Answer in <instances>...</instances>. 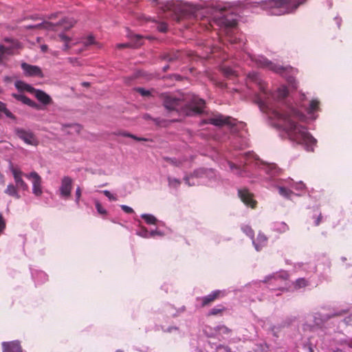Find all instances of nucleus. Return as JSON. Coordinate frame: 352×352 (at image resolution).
Wrapping results in <instances>:
<instances>
[{
	"label": "nucleus",
	"instance_id": "obj_1",
	"mask_svg": "<svg viewBox=\"0 0 352 352\" xmlns=\"http://www.w3.org/2000/svg\"><path fill=\"white\" fill-rule=\"evenodd\" d=\"M276 116L283 121V130L289 140L303 145L308 151H312L316 144V140L307 131V129L298 124L304 118L302 113L293 107L276 111Z\"/></svg>",
	"mask_w": 352,
	"mask_h": 352
},
{
	"label": "nucleus",
	"instance_id": "obj_2",
	"mask_svg": "<svg viewBox=\"0 0 352 352\" xmlns=\"http://www.w3.org/2000/svg\"><path fill=\"white\" fill-rule=\"evenodd\" d=\"M160 98L164 107L168 112H181L187 116H194L201 113L205 107V101L197 97H194L190 104L185 107L182 100L171 94H162Z\"/></svg>",
	"mask_w": 352,
	"mask_h": 352
},
{
	"label": "nucleus",
	"instance_id": "obj_3",
	"mask_svg": "<svg viewBox=\"0 0 352 352\" xmlns=\"http://www.w3.org/2000/svg\"><path fill=\"white\" fill-rule=\"evenodd\" d=\"M264 8L272 10L274 14L288 13L293 8L296 0H264Z\"/></svg>",
	"mask_w": 352,
	"mask_h": 352
},
{
	"label": "nucleus",
	"instance_id": "obj_4",
	"mask_svg": "<svg viewBox=\"0 0 352 352\" xmlns=\"http://www.w3.org/2000/svg\"><path fill=\"white\" fill-rule=\"evenodd\" d=\"M217 10L222 15L219 19V24L225 28H234L236 25V19L233 16V10H228L226 6H218Z\"/></svg>",
	"mask_w": 352,
	"mask_h": 352
},
{
	"label": "nucleus",
	"instance_id": "obj_5",
	"mask_svg": "<svg viewBox=\"0 0 352 352\" xmlns=\"http://www.w3.org/2000/svg\"><path fill=\"white\" fill-rule=\"evenodd\" d=\"M14 132L16 135L25 144L34 146L38 145L39 140L32 131L22 128H16Z\"/></svg>",
	"mask_w": 352,
	"mask_h": 352
},
{
	"label": "nucleus",
	"instance_id": "obj_6",
	"mask_svg": "<svg viewBox=\"0 0 352 352\" xmlns=\"http://www.w3.org/2000/svg\"><path fill=\"white\" fill-rule=\"evenodd\" d=\"M25 177L29 179H32V192L36 197H40L43 194L42 190V179L41 176L35 171H32L29 174H25Z\"/></svg>",
	"mask_w": 352,
	"mask_h": 352
},
{
	"label": "nucleus",
	"instance_id": "obj_7",
	"mask_svg": "<svg viewBox=\"0 0 352 352\" xmlns=\"http://www.w3.org/2000/svg\"><path fill=\"white\" fill-rule=\"evenodd\" d=\"M238 195L241 200L251 208H255L257 201L254 199V195L251 193L247 188L239 189Z\"/></svg>",
	"mask_w": 352,
	"mask_h": 352
},
{
	"label": "nucleus",
	"instance_id": "obj_8",
	"mask_svg": "<svg viewBox=\"0 0 352 352\" xmlns=\"http://www.w3.org/2000/svg\"><path fill=\"white\" fill-rule=\"evenodd\" d=\"M208 123L217 126H221L223 125L235 126L236 120L231 117H224L222 115H219L213 118L208 119Z\"/></svg>",
	"mask_w": 352,
	"mask_h": 352
},
{
	"label": "nucleus",
	"instance_id": "obj_9",
	"mask_svg": "<svg viewBox=\"0 0 352 352\" xmlns=\"http://www.w3.org/2000/svg\"><path fill=\"white\" fill-rule=\"evenodd\" d=\"M226 296V293L222 290H214L212 291L210 294L203 296L199 298V300L201 302L202 307H206L211 305L216 300H218L221 298H223Z\"/></svg>",
	"mask_w": 352,
	"mask_h": 352
},
{
	"label": "nucleus",
	"instance_id": "obj_10",
	"mask_svg": "<svg viewBox=\"0 0 352 352\" xmlns=\"http://www.w3.org/2000/svg\"><path fill=\"white\" fill-rule=\"evenodd\" d=\"M21 68L24 71L25 75L27 76H36L39 78H43L44 76L41 69L38 66L22 63Z\"/></svg>",
	"mask_w": 352,
	"mask_h": 352
},
{
	"label": "nucleus",
	"instance_id": "obj_11",
	"mask_svg": "<svg viewBox=\"0 0 352 352\" xmlns=\"http://www.w3.org/2000/svg\"><path fill=\"white\" fill-rule=\"evenodd\" d=\"M72 179L68 176H65L61 179L60 193L63 197L67 198L70 196L72 189Z\"/></svg>",
	"mask_w": 352,
	"mask_h": 352
},
{
	"label": "nucleus",
	"instance_id": "obj_12",
	"mask_svg": "<svg viewBox=\"0 0 352 352\" xmlns=\"http://www.w3.org/2000/svg\"><path fill=\"white\" fill-rule=\"evenodd\" d=\"M3 352H22V348L19 341L3 342Z\"/></svg>",
	"mask_w": 352,
	"mask_h": 352
},
{
	"label": "nucleus",
	"instance_id": "obj_13",
	"mask_svg": "<svg viewBox=\"0 0 352 352\" xmlns=\"http://www.w3.org/2000/svg\"><path fill=\"white\" fill-rule=\"evenodd\" d=\"M34 94L36 99L44 105H48L52 103V98L45 91L34 88Z\"/></svg>",
	"mask_w": 352,
	"mask_h": 352
},
{
	"label": "nucleus",
	"instance_id": "obj_14",
	"mask_svg": "<svg viewBox=\"0 0 352 352\" xmlns=\"http://www.w3.org/2000/svg\"><path fill=\"white\" fill-rule=\"evenodd\" d=\"M256 63L258 67H268L270 69L276 72H280L283 69L280 67H277L274 65L272 63L269 61L267 58L261 57L256 60Z\"/></svg>",
	"mask_w": 352,
	"mask_h": 352
},
{
	"label": "nucleus",
	"instance_id": "obj_15",
	"mask_svg": "<svg viewBox=\"0 0 352 352\" xmlns=\"http://www.w3.org/2000/svg\"><path fill=\"white\" fill-rule=\"evenodd\" d=\"M268 238L262 232H259L257 235L256 241L253 240V244L257 251H260L263 247L267 244Z\"/></svg>",
	"mask_w": 352,
	"mask_h": 352
},
{
	"label": "nucleus",
	"instance_id": "obj_16",
	"mask_svg": "<svg viewBox=\"0 0 352 352\" xmlns=\"http://www.w3.org/2000/svg\"><path fill=\"white\" fill-rule=\"evenodd\" d=\"M4 192L8 195L16 199L21 198V196L18 192V188L12 184H10L8 185Z\"/></svg>",
	"mask_w": 352,
	"mask_h": 352
},
{
	"label": "nucleus",
	"instance_id": "obj_17",
	"mask_svg": "<svg viewBox=\"0 0 352 352\" xmlns=\"http://www.w3.org/2000/svg\"><path fill=\"white\" fill-rule=\"evenodd\" d=\"M13 54L12 47H8L0 45V64L3 63L6 55H12Z\"/></svg>",
	"mask_w": 352,
	"mask_h": 352
},
{
	"label": "nucleus",
	"instance_id": "obj_18",
	"mask_svg": "<svg viewBox=\"0 0 352 352\" xmlns=\"http://www.w3.org/2000/svg\"><path fill=\"white\" fill-rule=\"evenodd\" d=\"M15 87L19 90H25L31 94L34 91V88L33 87L21 80L15 82Z\"/></svg>",
	"mask_w": 352,
	"mask_h": 352
},
{
	"label": "nucleus",
	"instance_id": "obj_19",
	"mask_svg": "<svg viewBox=\"0 0 352 352\" xmlns=\"http://www.w3.org/2000/svg\"><path fill=\"white\" fill-rule=\"evenodd\" d=\"M288 95L287 88L285 86H281L277 89L275 97L278 100H282L286 98Z\"/></svg>",
	"mask_w": 352,
	"mask_h": 352
},
{
	"label": "nucleus",
	"instance_id": "obj_20",
	"mask_svg": "<svg viewBox=\"0 0 352 352\" xmlns=\"http://www.w3.org/2000/svg\"><path fill=\"white\" fill-rule=\"evenodd\" d=\"M75 24L73 19H65L58 23V25L62 26L65 30H69Z\"/></svg>",
	"mask_w": 352,
	"mask_h": 352
},
{
	"label": "nucleus",
	"instance_id": "obj_21",
	"mask_svg": "<svg viewBox=\"0 0 352 352\" xmlns=\"http://www.w3.org/2000/svg\"><path fill=\"white\" fill-rule=\"evenodd\" d=\"M117 135H121V136H123V137H127V138H131L136 141H143V142H147V141H149L148 139L147 138H140V137H138L135 135H133L131 133H129L128 132H126V131H120L119 133H117Z\"/></svg>",
	"mask_w": 352,
	"mask_h": 352
},
{
	"label": "nucleus",
	"instance_id": "obj_22",
	"mask_svg": "<svg viewBox=\"0 0 352 352\" xmlns=\"http://www.w3.org/2000/svg\"><path fill=\"white\" fill-rule=\"evenodd\" d=\"M0 112H3L6 116V117H8L12 120H16V116L7 109L6 104L1 101H0Z\"/></svg>",
	"mask_w": 352,
	"mask_h": 352
},
{
	"label": "nucleus",
	"instance_id": "obj_23",
	"mask_svg": "<svg viewBox=\"0 0 352 352\" xmlns=\"http://www.w3.org/2000/svg\"><path fill=\"white\" fill-rule=\"evenodd\" d=\"M309 285L308 281L304 278H298L294 283L296 289L304 288Z\"/></svg>",
	"mask_w": 352,
	"mask_h": 352
},
{
	"label": "nucleus",
	"instance_id": "obj_24",
	"mask_svg": "<svg viewBox=\"0 0 352 352\" xmlns=\"http://www.w3.org/2000/svg\"><path fill=\"white\" fill-rule=\"evenodd\" d=\"M278 193L281 196H283L287 199H289L291 197V196L294 194L293 191H292L291 190H289L287 188L283 187V186H278Z\"/></svg>",
	"mask_w": 352,
	"mask_h": 352
},
{
	"label": "nucleus",
	"instance_id": "obj_25",
	"mask_svg": "<svg viewBox=\"0 0 352 352\" xmlns=\"http://www.w3.org/2000/svg\"><path fill=\"white\" fill-rule=\"evenodd\" d=\"M141 217L149 225H155L157 221L153 215L149 214H143Z\"/></svg>",
	"mask_w": 352,
	"mask_h": 352
},
{
	"label": "nucleus",
	"instance_id": "obj_26",
	"mask_svg": "<svg viewBox=\"0 0 352 352\" xmlns=\"http://www.w3.org/2000/svg\"><path fill=\"white\" fill-rule=\"evenodd\" d=\"M320 102L317 100H312L310 102L309 107L307 109L308 113L311 114L318 111L319 109Z\"/></svg>",
	"mask_w": 352,
	"mask_h": 352
},
{
	"label": "nucleus",
	"instance_id": "obj_27",
	"mask_svg": "<svg viewBox=\"0 0 352 352\" xmlns=\"http://www.w3.org/2000/svg\"><path fill=\"white\" fill-rule=\"evenodd\" d=\"M14 182L16 183V186L18 188H21L23 190H28V186L25 182V181L22 179V177H18V178L15 179Z\"/></svg>",
	"mask_w": 352,
	"mask_h": 352
},
{
	"label": "nucleus",
	"instance_id": "obj_28",
	"mask_svg": "<svg viewBox=\"0 0 352 352\" xmlns=\"http://www.w3.org/2000/svg\"><path fill=\"white\" fill-rule=\"evenodd\" d=\"M225 309L226 308L223 306L219 305L217 307H214L210 309V311L208 313V316L221 314L223 311H225Z\"/></svg>",
	"mask_w": 352,
	"mask_h": 352
},
{
	"label": "nucleus",
	"instance_id": "obj_29",
	"mask_svg": "<svg viewBox=\"0 0 352 352\" xmlns=\"http://www.w3.org/2000/svg\"><path fill=\"white\" fill-rule=\"evenodd\" d=\"M289 226L284 222L278 223L276 225L275 231L278 233H284L288 231Z\"/></svg>",
	"mask_w": 352,
	"mask_h": 352
},
{
	"label": "nucleus",
	"instance_id": "obj_30",
	"mask_svg": "<svg viewBox=\"0 0 352 352\" xmlns=\"http://www.w3.org/2000/svg\"><path fill=\"white\" fill-rule=\"evenodd\" d=\"M168 186L170 188H177L181 184V182L178 179L170 177H168Z\"/></svg>",
	"mask_w": 352,
	"mask_h": 352
},
{
	"label": "nucleus",
	"instance_id": "obj_31",
	"mask_svg": "<svg viewBox=\"0 0 352 352\" xmlns=\"http://www.w3.org/2000/svg\"><path fill=\"white\" fill-rule=\"evenodd\" d=\"M12 96L16 100L21 101L25 104H29L30 102V98H29L28 97H27L24 95L13 94Z\"/></svg>",
	"mask_w": 352,
	"mask_h": 352
},
{
	"label": "nucleus",
	"instance_id": "obj_32",
	"mask_svg": "<svg viewBox=\"0 0 352 352\" xmlns=\"http://www.w3.org/2000/svg\"><path fill=\"white\" fill-rule=\"evenodd\" d=\"M96 208L98 212L101 215H106L107 214V210L103 208L102 204L98 201H95Z\"/></svg>",
	"mask_w": 352,
	"mask_h": 352
},
{
	"label": "nucleus",
	"instance_id": "obj_33",
	"mask_svg": "<svg viewBox=\"0 0 352 352\" xmlns=\"http://www.w3.org/2000/svg\"><path fill=\"white\" fill-rule=\"evenodd\" d=\"M10 170H11V172L13 175L14 179L18 177H22L23 175L25 176V174H23V173L19 168H17L12 167L10 168Z\"/></svg>",
	"mask_w": 352,
	"mask_h": 352
},
{
	"label": "nucleus",
	"instance_id": "obj_34",
	"mask_svg": "<svg viewBox=\"0 0 352 352\" xmlns=\"http://www.w3.org/2000/svg\"><path fill=\"white\" fill-rule=\"evenodd\" d=\"M242 230H243V232H245L248 236H250L251 239H253L254 232L251 227H250L248 226H245L242 228Z\"/></svg>",
	"mask_w": 352,
	"mask_h": 352
},
{
	"label": "nucleus",
	"instance_id": "obj_35",
	"mask_svg": "<svg viewBox=\"0 0 352 352\" xmlns=\"http://www.w3.org/2000/svg\"><path fill=\"white\" fill-rule=\"evenodd\" d=\"M59 38H60L61 41L65 42V47H64V50H67L69 49V45H68V43L70 41V38L65 36V34H60L58 35Z\"/></svg>",
	"mask_w": 352,
	"mask_h": 352
},
{
	"label": "nucleus",
	"instance_id": "obj_36",
	"mask_svg": "<svg viewBox=\"0 0 352 352\" xmlns=\"http://www.w3.org/2000/svg\"><path fill=\"white\" fill-rule=\"evenodd\" d=\"M136 91L138 92L142 96H151V91L142 87L136 89Z\"/></svg>",
	"mask_w": 352,
	"mask_h": 352
},
{
	"label": "nucleus",
	"instance_id": "obj_37",
	"mask_svg": "<svg viewBox=\"0 0 352 352\" xmlns=\"http://www.w3.org/2000/svg\"><path fill=\"white\" fill-rule=\"evenodd\" d=\"M258 103L262 110L268 105V102L265 99H263L261 96L258 98Z\"/></svg>",
	"mask_w": 352,
	"mask_h": 352
},
{
	"label": "nucleus",
	"instance_id": "obj_38",
	"mask_svg": "<svg viewBox=\"0 0 352 352\" xmlns=\"http://www.w3.org/2000/svg\"><path fill=\"white\" fill-rule=\"evenodd\" d=\"M157 29L159 32L164 33L168 30V25L166 23H160L158 24Z\"/></svg>",
	"mask_w": 352,
	"mask_h": 352
},
{
	"label": "nucleus",
	"instance_id": "obj_39",
	"mask_svg": "<svg viewBox=\"0 0 352 352\" xmlns=\"http://www.w3.org/2000/svg\"><path fill=\"white\" fill-rule=\"evenodd\" d=\"M6 229V222L3 217L2 214L0 212V235L3 233Z\"/></svg>",
	"mask_w": 352,
	"mask_h": 352
},
{
	"label": "nucleus",
	"instance_id": "obj_40",
	"mask_svg": "<svg viewBox=\"0 0 352 352\" xmlns=\"http://www.w3.org/2000/svg\"><path fill=\"white\" fill-rule=\"evenodd\" d=\"M165 160L166 162H168V163L175 166H180L181 164V162L177 161L176 159L175 158H169V157H166L165 158Z\"/></svg>",
	"mask_w": 352,
	"mask_h": 352
},
{
	"label": "nucleus",
	"instance_id": "obj_41",
	"mask_svg": "<svg viewBox=\"0 0 352 352\" xmlns=\"http://www.w3.org/2000/svg\"><path fill=\"white\" fill-rule=\"evenodd\" d=\"M4 41L6 42V43H12L13 46L12 47L13 49L19 47V42H17L16 41H14L13 39L10 38H4Z\"/></svg>",
	"mask_w": 352,
	"mask_h": 352
},
{
	"label": "nucleus",
	"instance_id": "obj_42",
	"mask_svg": "<svg viewBox=\"0 0 352 352\" xmlns=\"http://www.w3.org/2000/svg\"><path fill=\"white\" fill-rule=\"evenodd\" d=\"M216 352H231V350L228 346L220 345L217 348Z\"/></svg>",
	"mask_w": 352,
	"mask_h": 352
},
{
	"label": "nucleus",
	"instance_id": "obj_43",
	"mask_svg": "<svg viewBox=\"0 0 352 352\" xmlns=\"http://www.w3.org/2000/svg\"><path fill=\"white\" fill-rule=\"evenodd\" d=\"M120 207H121L122 210L124 212H126V213H127V214H131V213L134 212L133 209L132 208H131V207L128 206H126V205H122Z\"/></svg>",
	"mask_w": 352,
	"mask_h": 352
},
{
	"label": "nucleus",
	"instance_id": "obj_44",
	"mask_svg": "<svg viewBox=\"0 0 352 352\" xmlns=\"http://www.w3.org/2000/svg\"><path fill=\"white\" fill-rule=\"evenodd\" d=\"M94 43V38L92 36H89L85 41H84V44L86 46L91 45Z\"/></svg>",
	"mask_w": 352,
	"mask_h": 352
},
{
	"label": "nucleus",
	"instance_id": "obj_45",
	"mask_svg": "<svg viewBox=\"0 0 352 352\" xmlns=\"http://www.w3.org/2000/svg\"><path fill=\"white\" fill-rule=\"evenodd\" d=\"M218 329V331L221 333H230V329H229L226 326H220V327H217Z\"/></svg>",
	"mask_w": 352,
	"mask_h": 352
},
{
	"label": "nucleus",
	"instance_id": "obj_46",
	"mask_svg": "<svg viewBox=\"0 0 352 352\" xmlns=\"http://www.w3.org/2000/svg\"><path fill=\"white\" fill-rule=\"evenodd\" d=\"M103 193H104V195L106 197H107L110 200H113V201H116V200H117V198H116L114 195H113L110 192V191H109V190H104V191H103Z\"/></svg>",
	"mask_w": 352,
	"mask_h": 352
},
{
	"label": "nucleus",
	"instance_id": "obj_47",
	"mask_svg": "<svg viewBox=\"0 0 352 352\" xmlns=\"http://www.w3.org/2000/svg\"><path fill=\"white\" fill-rule=\"evenodd\" d=\"M229 166H230V168L231 170H236V174L237 175H241V171L239 170V168L235 165L234 164L232 163V162H230L229 163Z\"/></svg>",
	"mask_w": 352,
	"mask_h": 352
},
{
	"label": "nucleus",
	"instance_id": "obj_48",
	"mask_svg": "<svg viewBox=\"0 0 352 352\" xmlns=\"http://www.w3.org/2000/svg\"><path fill=\"white\" fill-rule=\"evenodd\" d=\"M223 72L228 76H232L234 74V72L230 68H224Z\"/></svg>",
	"mask_w": 352,
	"mask_h": 352
},
{
	"label": "nucleus",
	"instance_id": "obj_49",
	"mask_svg": "<svg viewBox=\"0 0 352 352\" xmlns=\"http://www.w3.org/2000/svg\"><path fill=\"white\" fill-rule=\"evenodd\" d=\"M80 196H81V189H80V187H78L76 188V201L77 203H78V201H79V199H80Z\"/></svg>",
	"mask_w": 352,
	"mask_h": 352
},
{
	"label": "nucleus",
	"instance_id": "obj_50",
	"mask_svg": "<svg viewBox=\"0 0 352 352\" xmlns=\"http://www.w3.org/2000/svg\"><path fill=\"white\" fill-rule=\"evenodd\" d=\"M148 234H149V236H151V237L155 236V235H160V236L162 235L161 232H160L158 230H152L148 233Z\"/></svg>",
	"mask_w": 352,
	"mask_h": 352
},
{
	"label": "nucleus",
	"instance_id": "obj_51",
	"mask_svg": "<svg viewBox=\"0 0 352 352\" xmlns=\"http://www.w3.org/2000/svg\"><path fill=\"white\" fill-rule=\"evenodd\" d=\"M27 105H28L31 107L35 108L36 109H39V105L38 104H36L34 101L32 100L31 99H30V102L29 104H27Z\"/></svg>",
	"mask_w": 352,
	"mask_h": 352
},
{
	"label": "nucleus",
	"instance_id": "obj_52",
	"mask_svg": "<svg viewBox=\"0 0 352 352\" xmlns=\"http://www.w3.org/2000/svg\"><path fill=\"white\" fill-rule=\"evenodd\" d=\"M27 105H28L31 107L35 108L36 109H39V105L38 104H36L34 101L32 100L31 99H30V102L29 104H27Z\"/></svg>",
	"mask_w": 352,
	"mask_h": 352
},
{
	"label": "nucleus",
	"instance_id": "obj_53",
	"mask_svg": "<svg viewBox=\"0 0 352 352\" xmlns=\"http://www.w3.org/2000/svg\"><path fill=\"white\" fill-rule=\"evenodd\" d=\"M322 216L321 214V213L316 217V219L315 221V226H318L320 225L321 221H322Z\"/></svg>",
	"mask_w": 352,
	"mask_h": 352
},
{
	"label": "nucleus",
	"instance_id": "obj_54",
	"mask_svg": "<svg viewBox=\"0 0 352 352\" xmlns=\"http://www.w3.org/2000/svg\"><path fill=\"white\" fill-rule=\"evenodd\" d=\"M273 278H276V276L275 275H272V276H267L265 277V280H263L264 283H269L271 281L272 279Z\"/></svg>",
	"mask_w": 352,
	"mask_h": 352
},
{
	"label": "nucleus",
	"instance_id": "obj_55",
	"mask_svg": "<svg viewBox=\"0 0 352 352\" xmlns=\"http://www.w3.org/2000/svg\"><path fill=\"white\" fill-rule=\"evenodd\" d=\"M351 340V339H345V340H340V344H342V345H346L348 346V344L349 342V341Z\"/></svg>",
	"mask_w": 352,
	"mask_h": 352
},
{
	"label": "nucleus",
	"instance_id": "obj_56",
	"mask_svg": "<svg viewBox=\"0 0 352 352\" xmlns=\"http://www.w3.org/2000/svg\"><path fill=\"white\" fill-rule=\"evenodd\" d=\"M184 181L186 182V184L189 186H191L192 184L190 183V177L189 176H186L184 177Z\"/></svg>",
	"mask_w": 352,
	"mask_h": 352
},
{
	"label": "nucleus",
	"instance_id": "obj_57",
	"mask_svg": "<svg viewBox=\"0 0 352 352\" xmlns=\"http://www.w3.org/2000/svg\"><path fill=\"white\" fill-rule=\"evenodd\" d=\"M346 311H340V312H339V313H336V314H333V315H332V316H331L330 317L339 316H341V315L344 314H346Z\"/></svg>",
	"mask_w": 352,
	"mask_h": 352
},
{
	"label": "nucleus",
	"instance_id": "obj_58",
	"mask_svg": "<svg viewBox=\"0 0 352 352\" xmlns=\"http://www.w3.org/2000/svg\"><path fill=\"white\" fill-rule=\"evenodd\" d=\"M129 44H128V43H122V44H118V47H119V48L126 47H129Z\"/></svg>",
	"mask_w": 352,
	"mask_h": 352
},
{
	"label": "nucleus",
	"instance_id": "obj_59",
	"mask_svg": "<svg viewBox=\"0 0 352 352\" xmlns=\"http://www.w3.org/2000/svg\"><path fill=\"white\" fill-rule=\"evenodd\" d=\"M43 25V24H38V25H34V26H27V28L28 29H30V28H41V26Z\"/></svg>",
	"mask_w": 352,
	"mask_h": 352
},
{
	"label": "nucleus",
	"instance_id": "obj_60",
	"mask_svg": "<svg viewBox=\"0 0 352 352\" xmlns=\"http://www.w3.org/2000/svg\"><path fill=\"white\" fill-rule=\"evenodd\" d=\"M142 236L143 237H146H146H150L149 234H148V231L146 230H144V233H143V234H142Z\"/></svg>",
	"mask_w": 352,
	"mask_h": 352
},
{
	"label": "nucleus",
	"instance_id": "obj_61",
	"mask_svg": "<svg viewBox=\"0 0 352 352\" xmlns=\"http://www.w3.org/2000/svg\"><path fill=\"white\" fill-rule=\"evenodd\" d=\"M68 60L72 64H74L75 62H77V59L73 58H69Z\"/></svg>",
	"mask_w": 352,
	"mask_h": 352
},
{
	"label": "nucleus",
	"instance_id": "obj_62",
	"mask_svg": "<svg viewBox=\"0 0 352 352\" xmlns=\"http://www.w3.org/2000/svg\"><path fill=\"white\" fill-rule=\"evenodd\" d=\"M47 45H42V46H41V50H42L43 52H46V51H47Z\"/></svg>",
	"mask_w": 352,
	"mask_h": 352
},
{
	"label": "nucleus",
	"instance_id": "obj_63",
	"mask_svg": "<svg viewBox=\"0 0 352 352\" xmlns=\"http://www.w3.org/2000/svg\"><path fill=\"white\" fill-rule=\"evenodd\" d=\"M82 86L84 87H89L90 84L88 82H84L82 83Z\"/></svg>",
	"mask_w": 352,
	"mask_h": 352
},
{
	"label": "nucleus",
	"instance_id": "obj_64",
	"mask_svg": "<svg viewBox=\"0 0 352 352\" xmlns=\"http://www.w3.org/2000/svg\"><path fill=\"white\" fill-rule=\"evenodd\" d=\"M348 346L351 349H352V339H351V340L349 341V344H348Z\"/></svg>",
	"mask_w": 352,
	"mask_h": 352
}]
</instances>
